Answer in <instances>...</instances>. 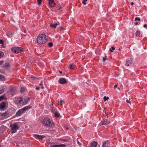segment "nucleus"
I'll return each instance as SVG.
<instances>
[{
    "instance_id": "obj_40",
    "label": "nucleus",
    "mask_w": 147,
    "mask_h": 147,
    "mask_svg": "<svg viewBox=\"0 0 147 147\" xmlns=\"http://www.w3.org/2000/svg\"><path fill=\"white\" fill-rule=\"evenodd\" d=\"M147 26V24H144V26H143V27L144 28H146V27Z\"/></svg>"
},
{
    "instance_id": "obj_8",
    "label": "nucleus",
    "mask_w": 147,
    "mask_h": 147,
    "mask_svg": "<svg viewBox=\"0 0 147 147\" xmlns=\"http://www.w3.org/2000/svg\"><path fill=\"white\" fill-rule=\"evenodd\" d=\"M110 122L109 120L108 119L102 120L100 123L101 125H106L109 123Z\"/></svg>"
},
{
    "instance_id": "obj_30",
    "label": "nucleus",
    "mask_w": 147,
    "mask_h": 147,
    "mask_svg": "<svg viewBox=\"0 0 147 147\" xmlns=\"http://www.w3.org/2000/svg\"><path fill=\"white\" fill-rule=\"evenodd\" d=\"M64 103V101L63 100H61L59 101V104L61 105H62Z\"/></svg>"
},
{
    "instance_id": "obj_10",
    "label": "nucleus",
    "mask_w": 147,
    "mask_h": 147,
    "mask_svg": "<svg viewBox=\"0 0 147 147\" xmlns=\"http://www.w3.org/2000/svg\"><path fill=\"white\" fill-rule=\"evenodd\" d=\"M24 113V111H23L22 109H21L19 110L16 113V116H18L20 115H21L23 113Z\"/></svg>"
},
{
    "instance_id": "obj_24",
    "label": "nucleus",
    "mask_w": 147,
    "mask_h": 147,
    "mask_svg": "<svg viewBox=\"0 0 147 147\" xmlns=\"http://www.w3.org/2000/svg\"><path fill=\"white\" fill-rule=\"evenodd\" d=\"M109 99V98L108 97H106V96H105L103 98L104 101L105 102L106 101L108 100Z\"/></svg>"
},
{
    "instance_id": "obj_21",
    "label": "nucleus",
    "mask_w": 147,
    "mask_h": 147,
    "mask_svg": "<svg viewBox=\"0 0 147 147\" xmlns=\"http://www.w3.org/2000/svg\"><path fill=\"white\" fill-rule=\"evenodd\" d=\"M76 67L75 65L73 64H71L70 65V68L71 70H73L74 69V67Z\"/></svg>"
},
{
    "instance_id": "obj_18",
    "label": "nucleus",
    "mask_w": 147,
    "mask_h": 147,
    "mask_svg": "<svg viewBox=\"0 0 147 147\" xmlns=\"http://www.w3.org/2000/svg\"><path fill=\"white\" fill-rule=\"evenodd\" d=\"M107 144H108V143L107 141L103 142L102 147H111L108 146H106V145Z\"/></svg>"
},
{
    "instance_id": "obj_25",
    "label": "nucleus",
    "mask_w": 147,
    "mask_h": 147,
    "mask_svg": "<svg viewBox=\"0 0 147 147\" xmlns=\"http://www.w3.org/2000/svg\"><path fill=\"white\" fill-rule=\"evenodd\" d=\"M115 48L113 47H112L111 48H110L109 50L111 52H113V51L115 50Z\"/></svg>"
},
{
    "instance_id": "obj_9",
    "label": "nucleus",
    "mask_w": 147,
    "mask_h": 147,
    "mask_svg": "<svg viewBox=\"0 0 147 147\" xmlns=\"http://www.w3.org/2000/svg\"><path fill=\"white\" fill-rule=\"evenodd\" d=\"M132 63V61L131 59H127L125 65L127 66H129Z\"/></svg>"
},
{
    "instance_id": "obj_53",
    "label": "nucleus",
    "mask_w": 147,
    "mask_h": 147,
    "mask_svg": "<svg viewBox=\"0 0 147 147\" xmlns=\"http://www.w3.org/2000/svg\"><path fill=\"white\" fill-rule=\"evenodd\" d=\"M118 89H119V88H118Z\"/></svg>"
},
{
    "instance_id": "obj_44",
    "label": "nucleus",
    "mask_w": 147,
    "mask_h": 147,
    "mask_svg": "<svg viewBox=\"0 0 147 147\" xmlns=\"http://www.w3.org/2000/svg\"><path fill=\"white\" fill-rule=\"evenodd\" d=\"M61 8V6H60L59 8H58V10H60Z\"/></svg>"
},
{
    "instance_id": "obj_31",
    "label": "nucleus",
    "mask_w": 147,
    "mask_h": 147,
    "mask_svg": "<svg viewBox=\"0 0 147 147\" xmlns=\"http://www.w3.org/2000/svg\"><path fill=\"white\" fill-rule=\"evenodd\" d=\"M48 45L49 47H51L53 46V44L52 42H50L49 43Z\"/></svg>"
},
{
    "instance_id": "obj_45",
    "label": "nucleus",
    "mask_w": 147,
    "mask_h": 147,
    "mask_svg": "<svg viewBox=\"0 0 147 147\" xmlns=\"http://www.w3.org/2000/svg\"><path fill=\"white\" fill-rule=\"evenodd\" d=\"M31 78L32 79H33L34 78L33 76H31Z\"/></svg>"
},
{
    "instance_id": "obj_20",
    "label": "nucleus",
    "mask_w": 147,
    "mask_h": 147,
    "mask_svg": "<svg viewBox=\"0 0 147 147\" xmlns=\"http://www.w3.org/2000/svg\"><path fill=\"white\" fill-rule=\"evenodd\" d=\"M51 147H58V145H55V143H51Z\"/></svg>"
},
{
    "instance_id": "obj_36",
    "label": "nucleus",
    "mask_w": 147,
    "mask_h": 147,
    "mask_svg": "<svg viewBox=\"0 0 147 147\" xmlns=\"http://www.w3.org/2000/svg\"><path fill=\"white\" fill-rule=\"evenodd\" d=\"M9 66V64L8 63H7L5 64V67H8Z\"/></svg>"
},
{
    "instance_id": "obj_22",
    "label": "nucleus",
    "mask_w": 147,
    "mask_h": 147,
    "mask_svg": "<svg viewBox=\"0 0 147 147\" xmlns=\"http://www.w3.org/2000/svg\"><path fill=\"white\" fill-rule=\"evenodd\" d=\"M140 32L139 31H137L136 32V35L137 36H140Z\"/></svg>"
},
{
    "instance_id": "obj_50",
    "label": "nucleus",
    "mask_w": 147,
    "mask_h": 147,
    "mask_svg": "<svg viewBox=\"0 0 147 147\" xmlns=\"http://www.w3.org/2000/svg\"><path fill=\"white\" fill-rule=\"evenodd\" d=\"M41 88L42 89H43L44 88V87H41Z\"/></svg>"
},
{
    "instance_id": "obj_26",
    "label": "nucleus",
    "mask_w": 147,
    "mask_h": 147,
    "mask_svg": "<svg viewBox=\"0 0 147 147\" xmlns=\"http://www.w3.org/2000/svg\"><path fill=\"white\" fill-rule=\"evenodd\" d=\"M3 53L2 52L0 51V58L2 57H3Z\"/></svg>"
},
{
    "instance_id": "obj_13",
    "label": "nucleus",
    "mask_w": 147,
    "mask_h": 147,
    "mask_svg": "<svg viewBox=\"0 0 147 147\" xmlns=\"http://www.w3.org/2000/svg\"><path fill=\"white\" fill-rule=\"evenodd\" d=\"M60 24L59 22H57L55 24H50V26L53 28H56L57 26L58 25H59Z\"/></svg>"
},
{
    "instance_id": "obj_34",
    "label": "nucleus",
    "mask_w": 147,
    "mask_h": 147,
    "mask_svg": "<svg viewBox=\"0 0 147 147\" xmlns=\"http://www.w3.org/2000/svg\"><path fill=\"white\" fill-rule=\"evenodd\" d=\"M87 0H84L82 2V3L84 5H86V2Z\"/></svg>"
},
{
    "instance_id": "obj_27",
    "label": "nucleus",
    "mask_w": 147,
    "mask_h": 147,
    "mask_svg": "<svg viewBox=\"0 0 147 147\" xmlns=\"http://www.w3.org/2000/svg\"><path fill=\"white\" fill-rule=\"evenodd\" d=\"M58 147H65L66 146L64 144H61L60 145H58Z\"/></svg>"
},
{
    "instance_id": "obj_38",
    "label": "nucleus",
    "mask_w": 147,
    "mask_h": 147,
    "mask_svg": "<svg viewBox=\"0 0 147 147\" xmlns=\"http://www.w3.org/2000/svg\"><path fill=\"white\" fill-rule=\"evenodd\" d=\"M106 57H104L103 58V60L104 61H106Z\"/></svg>"
},
{
    "instance_id": "obj_52",
    "label": "nucleus",
    "mask_w": 147,
    "mask_h": 147,
    "mask_svg": "<svg viewBox=\"0 0 147 147\" xmlns=\"http://www.w3.org/2000/svg\"><path fill=\"white\" fill-rule=\"evenodd\" d=\"M26 32V31H24V33H25V32Z\"/></svg>"
},
{
    "instance_id": "obj_7",
    "label": "nucleus",
    "mask_w": 147,
    "mask_h": 147,
    "mask_svg": "<svg viewBox=\"0 0 147 147\" xmlns=\"http://www.w3.org/2000/svg\"><path fill=\"white\" fill-rule=\"evenodd\" d=\"M34 137L35 138L39 140H41L45 138V136L43 135H40L36 134L34 135Z\"/></svg>"
},
{
    "instance_id": "obj_6",
    "label": "nucleus",
    "mask_w": 147,
    "mask_h": 147,
    "mask_svg": "<svg viewBox=\"0 0 147 147\" xmlns=\"http://www.w3.org/2000/svg\"><path fill=\"white\" fill-rule=\"evenodd\" d=\"M58 82L60 84H63L67 83V81L64 78H61L59 79Z\"/></svg>"
},
{
    "instance_id": "obj_4",
    "label": "nucleus",
    "mask_w": 147,
    "mask_h": 147,
    "mask_svg": "<svg viewBox=\"0 0 147 147\" xmlns=\"http://www.w3.org/2000/svg\"><path fill=\"white\" fill-rule=\"evenodd\" d=\"M11 130V133H13L16 132L17 130L18 129L19 127L16 124L13 123L10 126Z\"/></svg>"
},
{
    "instance_id": "obj_47",
    "label": "nucleus",
    "mask_w": 147,
    "mask_h": 147,
    "mask_svg": "<svg viewBox=\"0 0 147 147\" xmlns=\"http://www.w3.org/2000/svg\"><path fill=\"white\" fill-rule=\"evenodd\" d=\"M40 85H42V82H41L40 84Z\"/></svg>"
},
{
    "instance_id": "obj_43",
    "label": "nucleus",
    "mask_w": 147,
    "mask_h": 147,
    "mask_svg": "<svg viewBox=\"0 0 147 147\" xmlns=\"http://www.w3.org/2000/svg\"><path fill=\"white\" fill-rule=\"evenodd\" d=\"M117 86V84H115L114 85V87L115 88H116Z\"/></svg>"
},
{
    "instance_id": "obj_2",
    "label": "nucleus",
    "mask_w": 147,
    "mask_h": 147,
    "mask_svg": "<svg viewBox=\"0 0 147 147\" xmlns=\"http://www.w3.org/2000/svg\"><path fill=\"white\" fill-rule=\"evenodd\" d=\"M43 124L47 126H51L53 125L54 124L48 118H45L43 121Z\"/></svg>"
},
{
    "instance_id": "obj_54",
    "label": "nucleus",
    "mask_w": 147,
    "mask_h": 147,
    "mask_svg": "<svg viewBox=\"0 0 147 147\" xmlns=\"http://www.w3.org/2000/svg\"><path fill=\"white\" fill-rule=\"evenodd\" d=\"M137 23H136V25H137Z\"/></svg>"
},
{
    "instance_id": "obj_35",
    "label": "nucleus",
    "mask_w": 147,
    "mask_h": 147,
    "mask_svg": "<svg viewBox=\"0 0 147 147\" xmlns=\"http://www.w3.org/2000/svg\"><path fill=\"white\" fill-rule=\"evenodd\" d=\"M3 40H0V44L3 45Z\"/></svg>"
},
{
    "instance_id": "obj_42",
    "label": "nucleus",
    "mask_w": 147,
    "mask_h": 147,
    "mask_svg": "<svg viewBox=\"0 0 147 147\" xmlns=\"http://www.w3.org/2000/svg\"><path fill=\"white\" fill-rule=\"evenodd\" d=\"M36 89L37 90H39L40 89V88L39 87H36Z\"/></svg>"
},
{
    "instance_id": "obj_48",
    "label": "nucleus",
    "mask_w": 147,
    "mask_h": 147,
    "mask_svg": "<svg viewBox=\"0 0 147 147\" xmlns=\"http://www.w3.org/2000/svg\"><path fill=\"white\" fill-rule=\"evenodd\" d=\"M89 24H90V26H91V25H92V24H91V23H89Z\"/></svg>"
},
{
    "instance_id": "obj_49",
    "label": "nucleus",
    "mask_w": 147,
    "mask_h": 147,
    "mask_svg": "<svg viewBox=\"0 0 147 147\" xmlns=\"http://www.w3.org/2000/svg\"><path fill=\"white\" fill-rule=\"evenodd\" d=\"M49 0V2L50 1H53V0Z\"/></svg>"
},
{
    "instance_id": "obj_11",
    "label": "nucleus",
    "mask_w": 147,
    "mask_h": 147,
    "mask_svg": "<svg viewBox=\"0 0 147 147\" xmlns=\"http://www.w3.org/2000/svg\"><path fill=\"white\" fill-rule=\"evenodd\" d=\"M97 144L96 142L94 141L91 142L90 144V147H96Z\"/></svg>"
},
{
    "instance_id": "obj_23",
    "label": "nucleus",
    "mask_w": 147,
    "mask_h": 147,
    "mask_svg": "<svg viewBox=\"0 0 147 147\" xmlns=\"http://www.w3.org/2000/svg\"><path fill=\"white\" fill-rule=\"evenodd\" d=\"M0 80L2 81H4L5 80V78L3 76L0 75Z\"/></svg>"
},
{
    "instance_id": "obj_12",
    "label": "nucleus",
    "mask_w": 147,
    "mask_h": 147,
    "mask_svg": "<svg viewBox=\"0 0 147 147\" xmlns=\"http://www.w3.org/2000/svg\"><path fill=\"white\" fill-rule=\"evenodd\" d=\"M49 5L51 7H53L55 6V3L53 0L49 2Z\"/></svg>"
},
{
    "instance_id": "obj_41",
    "label": "nucleus",
    "mask_w": 147,
    "mask_h": 147,
    "mask_svg": "<svg viewBox=\"0 0 147 147\" xmlns=\"http://www.w3.org/2000/svg\"><path fill=\"white\" fill-rule=\"evenodd\" d=\"M3 63V61H0V65H2Z\"/></svg>"
},
{
    "instance_id": "obj_29",
    "label": "nucleus",
    "mask_w": 147,
    "mask_h": 147,
    "mask_svg": "<svg viewBox=\"0 0 147 147\" xmlns=\"http://www.w3.org/2000/svg\"><path fill=\"white\" fill-rule=\"evenodd\" d=\"M25 88L24 87H21L20 89V91L21 92H23L25 91Z\"/></svg>"
},
{
    "instance_id": "obj_39",
    "label": "nucleus",
    "mask_w": 147,
    "mask_h": 147,
    "mask_svg": "<svg viewBox=\"0 0 147 147\" xmlns=\"http://www.w3.org/2000/svg\"><path fill=\"white\" fill-rule=\"evenodd\" d=\"M78 140H79V139H77V143H78V144L79 145H80V143L79 142Z\"/></svg>"
},
{
    "instance_id": "obj_32",
    "label": "nucleus",
    "mask_w": 147,
    "mask_h": 147,
    "mask_svg": "<svg viewBox=\"0 0 147 147\" xmlns=\"http://www.w3.org/2000/svg\"><path fill=\"white\" fill-rule=\"evenodd\" d=\"M42 1V0H37V2L39 5L41 4Z\"/></svg>"
},
{
    "instance_id": "obj_37",
    "label": "nucleus",
    "mask_w": 147,
    "mask_h": 147,
    "mask_svg": "<svg viewBox=\"0 0 147 147\" xmlns=\"http://www.w3.org/2000/svg\"><path fill=\"white\" fill-rule=\"evenodd\" d=\"M137 20H138L139 21L140 20V18H135V20L137 21Z\"/></svg>"
},
{
    "instance_id": "obj_33",
    "label": "nucleus",
    "mask_w": 147,
    "mask_h": 147,
    "mask_svg": "<svg viewBox=\"0 0 147 147\" xmlns=\"http://www.w3.org/2000/svg\"><path fill=\"white\" fill-rule=\"evenodd\" d=\"M126 101L127 102V103H129V104H131V102H130V100L129 99H127L126 100Z\"/></svg>"
},
{
    "instance_id": "obj_17",
    "label": "nucleus",
    "mask_w": 147,
    "mask_h": 147,
    "mask_svg": "<svg viewBox=\"0 0 147 147\" xmlns=\"http://www.w3.org/2000/svg\"><path fill=\"white\" fill-rule=\"evenodd\" d=\"M4 87V86H2L0 87V94L4 92L5 89Z\"/></svg>"
},
{
    "instance_id": "obj_3",
    "label": "nucleus",
    "mask_w": 147,
    "mask_h": 147,
    "mask_svg": "<svg viewBox=\"0 0 147 147\" xmlns=\"http://www.w3.org/2000/svg\"><path fill=\"white\" fill-rule=\"evenodd\" d=\"M23 50V48L21 47H19L13 48L11 49V51L12 52L16 54L21 53L22 52Z\"/></svg>"
},
{
    "instance_id": "obj_51",
    "label": "nucleus",
    "mask_w": 147,
    "mask_h": 147,
    "mask_svg": "<svg viewBox=\"0 0 147 147\" xmlns=\"http://www.w3.org/2000/svg\"><path fill=\"white\" fill-rule=\"evenodd\" d=\"M60 72L61 73H62V72L61 71H60Z\"/></svg>"
},
{
    "instance_id": "obj_46",
    "label": "nucleus",
    "mask_w": 147,
    "mask_h": 147,
    "mask_svg": "<svg viewBox=\"0 0 147 147\" xmlns=\"http://www.w3.org/2000/svg\"><path fill=\"white\" fill-rule=\"evenodd\" d=\"M134 3L133 2H131V5H134Z\"/></svg>"
},
{
    "instance_id": "obj_14",
    "label": "nucleus",
    "mask_w": 147,
    "mask_h": 147,
    "mask_svg": "<svg viewBox=\"0 0 147 147\" xmlns=\"http://www.w3.org/2000/svg\"><path fill=\"white\" fill-rule=\"evenodd\" d=\"M5 107V104L4 102H2L0 104V109H3Z\"/></svg>"
},
{
    "instance_id": "obj_5",
    "label": "nucleus",
    "mask_w": 147,
    "mask_h": 147,
    "mask_svg": "<svg viewBox=\"0 0 147 147\" xmlns=\"http://www.w3.org/2000/svg\"><path fill=\"white\" fill-rule=\"evenodd\" d=\"M18 101L19 104L22 105H25L28 102V101L27 100L22 98H18Z\"/></svg>"
},
{
    "instance_id": "obj_28",
    "label": "nucleus",
    "mask_w": 147,
    "mask_h": 147,
    "mask_svg": "<svg viewBox=\"0 0 147 147\" xmlns=\"http://www.w3.org/2000/svg\"><path fill=\"white\" fill-rule=\"evenodd\" d=\"M59 114L58 113H57V112H55V116L56 117H59Z\"/></svg>"
},
{
    "instance_id": "obj_1",
    "label": "nucleus",
    "mask_w": 147,
    "mask_h": 147,
    "mask_svg": "<svg viewBox=\"0 0 147 147\" xmlns=\"http://www.w3.org/2000/svg\"><path fill=\"white\" fill-rule=\"evenodd\" d=\"M47 40L45 34H42L39 35L36 39L37 42L39 44L46 43Z\"/></svg>"
},
{
    "instance_id": "obj_15",
    "label": "nucleus",
    "mask_w": 147,
    "mask_h": 147,
    "mask_svg": "<svg viewBox=\"0 0 147 147\" xmlns=\"http://www.w3.org/2000/svg\"><path fill=\"white\" fill-rule=\"evenodd\" d=\"M2 115L3 117H4L5 118L9 116V114L7 112H5L4 113H3Z\"/></svg>"
},
{
    "instance_id": "obj_16",
    "label": "nucleus",
    "mask_w": 147,
    "mask_h": 147,
    "mask_svg": "<svg viewBox=\"0 0 147 147\" xmlns=\"http://www.w3.org/2000/svg\"><path fill=\"white\" fill-rule=\"evenodd\" d=\"M31 107L30 106H27L24 107L22 109L23 111L25 112V111L26 110H28L29 109H30L31 108Z\"/></svg>"
},
{
    "instance_id": "obj_19",
    "label": "nucleus",
    "mask_w": 147,
    "mask_h": 147,
    "mask_svg": "<svg viewBox=\"0 0 147 147\" xmlns=\"http://www.w3.org/2000/svg\"><path fill=\"white\" fill-rule=\"evenodd\" d=\"M6 35L8 37V38H11L13 34L10 32L7 33H6Z\"/></svg>"
}]
</instances>
